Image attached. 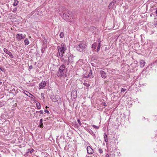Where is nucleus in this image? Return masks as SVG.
<instances>
[{
  "label": "nucleus",
  "instance_id": "1",
  "mask_svg": "<svg viewBox=\"0 0 157 157\" xmlns=\"http://www.w3.org/2000/svg\"><path fill=\"white\" fill-rule=\"evenodd\" d=\"M64 7L61 6L59 8V13L61 16L66 21L70 22L72 21L73 17L71 14V12L68 11L64 10Z\"/></svg>",
  "mask_w": 157,
  "mask_h": 157
},
{
  "label": "nucleus",
  "instance_id": "2",
  "mask_svg": "<svg viewBox=\"0 0 157 157\" xmlns=\"http://www.w3.org/2000/svg\"><path fill=\"white\" fill-rule=\"evenodd\" d=\"M65 65L62 64L59 68L58 71L56 73V75L58 77H60L63 76L65 74L66 75V72L65 70Z\"/></svg>",
  "mask_w": 157,
  "mask_h": 157
},
{
  "label": "nucleus",
  "instance_id": "3",
  "mask_svg": "<svg viewBox=\"0 0 157 157\" xmlns=\"http://www.w3.org/2000/svg\"><path fill=\"white\" fill-rule=\"evenodd\" d=\"M87 47L85 44L80 43L78 45H76V49L77 50L80 52H82Z\"/></svg>",
  "mask_w": 157,
  "mask_h": 157
},
{
  "label": "nucleus",
  "instance_id": "4",
  "mask_svg": "<svg viewBox=\"0 0 157 157\" xmlns=\"http://www.w3.org/2000/svg\"><path fill=\"white\" fill-rule=\"evenodd\" d=\"M25 38V36L22 34H17L16 35V38L18 41H20Z\"/></svg>",
  "mask_w": 157,
  "mask_h": 157
},
{
  "label": "nucleus",
  "instance_id": "5",
  "mask_svg": "<svg viewBox=\"0 0 157 157\" xmlns=\"http://www.w3.org/2000/svg\"><path fill=\"white\" fill-rule=\"evenodd\" d=\"M4 51L6 54L8 55L11 58H13V56L7 49L4 48Z\"/></svg>",
  "mask_w": 157,
  "mask_h": 157
},
{
  "label": "nucleus",
  "instance_id": "6",
  "mask_svg": "<svg viewBox=\"0 0 157 157\" xmlns=\"http://www.w3.org/2000/svg\"><path fill=\"white\" fill-rule=\"evenodd\" d=\"M71 95L73 99H75L77 96V91L75 90H73L71 92Z\"/></svg>",
  "mask_w": 157,
  "mask_h": 157
},
{
  "label": "nucleus",
  "instance_id": "7",
  "mask_svg": "<svg viewBox=\"0 0 157 157\" xmlns=\"http://www.w3.org/2000/svg\"><path fill=\"white\" fill-rule=\"evenodd\" d=\"M74 56L72 55H70L68 56V61H69V62L70 63H73L74 61Z\"/></svg>",
  "mask_w": 157,
  "mask_h": 157
},
{
  "label": "nucleus",
  "instance_id": "8",
  "mask_svg": "<svg viewBox=\"0 0 157 157\" xmlns=\"http://www.w3.org/2000/svg\"><path fill=\"white\" fill-rule=\"evenodd\" d=\"M87 153L90 154H91L94 152V151L93 149L90 146H87Z\"/></svg>",
  "mask_w": 157,
  "mask_h": 157
},
{
  "label": "nucleus",
  "instance_id": "9",
  "mask_svg": "<svg viewBox=\"0 0 157 157\" xmlns=\"http://www.w3.org/2000/svg\"><path fill=\"white\" fill-rule=\"evenodd\" d=\"M100 74L102 78H106L107 77L106 73L105 71L101 70L100 71Z\"/></svg>",
  "mask_w": 157,
  "mask_h": 157
},
{
  "label": "nucleus",
  "instance_id": "10",
  "mask_svg": "<svg viewBox=\"0 0 157 157\" xmlns=\"http://www.w3.org/2000/svg\"><path fill=\"white\" fill-rule=\"evenodd\" d=\"M64 53V52H61V51H59V52H58L57 53V55L56 56L60 58V59L61 58V57H63L64 56L63 55V54Z\"/></svg>",
  "mask_w": 157,
  "mask_h": 157
},
{
  "label": "nucleus",
  "instance_id": "11",
  "mask_svg": "<svg viewBox=\"0 0 157 157\" xmlns=\"http://www.w3.org/2000/svg\"><path fill=\"white\" fill-rule=\"evenodd\" d=\"M87 76L84 75L83 76L84 78H92L93 77V76L92 75V71L91 69L90 70V72L89 73L88 75H86Z\"/></svg>",
  "mask_w": 157,
  "mask_h": 157
},
{
  "label": "nucleus",
  "instance_id": "12",
  "mask_svg": "<svg viewBox=\"0 0 157 157\" xmlns=\"http://www.w3.org/2000/svg\"><path fill=\"white\" fill-rule=\"evenodd\" d=\"M47 46L46 44L45 43H43V47L41 49V51L42 53H43L44 52L45 50L47 48Z\"/></svg>",
  "mask_w": 157,
  "mask_h": 157
},
{
  "label": "nucleus",
  "instance_id": "13",
  "mask_svg": "<svg viewBox=\"0 0 157 157\" xmlns=\"http://www.w3.org/2000/svg\"><path fill=\"white\" fill-rule=\"evenodd\" d=\"M46 83L45 81H42L39 84L40 87L41 89L43 88L46 86Z\"/></svg>",
  "mask_w": 157,
  "mask_h": 157
},
{
  "label": "nucleus",
  "instance_id": "14",
  "mask_svg": "<svg viewBox=\"0 0 157 157\" xmlns=\"http://www.w3.org/2000/svg\"><path fill=\"white\" fill-rule=\"evenodd\" d=\"M145 64V62L143 60H141L140 61V66L142 67H144Z\"/></svg>",
  "mask_w": 157,
  "mask_h": 157
},
{
  "label": "nucleus",
  "instance_id": "15",
  "mask_svg": "<svg viewBox=\"0 0 157 157\" xmlns=\"http://www.w3.org/2000/svg\"><path fill=\"white\" fill-rule=\"evenodd\" d=\"M52 101L54 102H56L58 101V100L55 97L54 95H52L50 97Z\"/></svg>",
  "mask_w": 157,
  "mask_h": 157
},
{
  "label": "nucleus",
  "instance_id": "16",
  "mask_svg": "<svg viewBox=\"0 0 157 157\" xmlns=\"http://www.w3.org/2000/svg\"><path fill=\"white\" fill-rule=\"evenodd\" d=\"M114 1H113L111 3L109 4V6H108L109 8V9H110L112 8V7L114 6Z\"/></svg>",
  "mask_w": 157,
  "mask_h": 157
},
{
  "label": "nucleus",
  "instance_id": "17",
  "mask_svg": "<svg viewBox=\"0 0 157 157\" xmlns=\"http://www.w3.org/2000/svg\"><path fill=\"white\" fill-rule=\"evenodd\" d=\"M96 29V27H94V26H91V27H90L89 28V30L90 31H92V33H93L94 30L95 29Z\"/></svg>",
  "mask_w": 157,
  "mask_h": 157
},
{
  "label": "nucleus",
  "instance_id": "18",
  "mask_svg": "<svg viewBox=\"0 0 157 157\" xmlns=\"http://www.w3.org/2000/svg\"><path fill=\"white\" fill-rule=\"evenodd\" d=\"M98 45V44L96 43H94L92 45V47L93 50H94L96 49V47Z\"/></svg>",
  "mask_w": 157,
  "mask_h": 157
},
{
  "label": "nucleus",
  "instance_id": "19",
  "mask_svg": "<svg viewBox=\"0 0 157 157\" xmlns=\"http://www.w3.org/2000/svg\"><path fill=\"white\" fill-rule=\"evenodd\" d=\"M60 59L61 61L62 62H63L64 63H66L67 62V59H65L63 57H61V58Z\"/></svg>",
  "mask_w": 157,
  "mask_h": 157
},
{
  "label": "nucleus",
  "instance_id": "20",
  "mask_svg": "<svg viewBox=\"0 0 157 157\" xmlns=\"http://www.w3.org/2000/svg\"><path fill=\"white\" fill-rule=\"evenodd\" d=\"M18 1L17 0H15L13 3V6H16L17 5L18 3Z\"/></svg>",
  "mask_w": 157,
  "mask_h": 157
},
{
  "label": "nucleus",
  "instance_id": "21",
  "mask_svg": "<svg viewBox=\"0 0 157 157\" xmlns=\"http://www.w3.org/2000/svg\"><path fill=\"white\" fill-rule=\"evenodd\" d=\"M104 136V138L105 139V141L106 142H107L108 141L107 135L105 133Z\"/></svg>",
  "mask_w": 157,
  "mask_h": 157
},
{
  "label": "nucleus",
  "instance_id": "22",
  "mask_svg": "<svg viewBox=\"0 0 157 157\" xmlns=\"http://www.w3.org/2000/svg\"><path fill=\"white\" fill-rule=\"evenodd\" d=\"M24 42L26 45H28L29 44V42L27 39H25L24 40Z\"/></svg>",
  "mask_w": 157,
  "mask_h": 157
},
{
  "label": "nucleus",
  "instance_id": "23",
  "mask_svg": "<svg viewBox=\"0 0 157 157\" xmlns=\"http://www.w3.org/2000/svg\"><path fill=\"white\" fill-rule=\"evenodd\" d=\"M153 24L155 26L157 25V18H155L154 21L153 23Z\"/></svg>",
  "mask_w": 157,
  "mask_h": 157
},
{
  "label": "nucleus",
  "instance_id": "24",
  "mask_svg": "<svg viewBox=\"0 0 157 157\" xmlns=\"http://www.w3.org/2000/svg\"><path fill=\"white\" fill-rule=\"evenodd\" d=\"M61 52H64L66 50V47H61V49H60Z\"/></svg>",
  "mask_w": 157,
  "mask_h": 157
},
{
  "label": "nucleus",
  "instance_id": "25",
  "mask_svg": "<svg viewBox=\"0 0 157 157\" xmlns=\"http://www.w3.org/2000/svg\"><path fill=\"white\" fill-rule=\"evenodd\" d=\"M36 104V107L38 109H39L41 108V106L40 105V103H38V104L37 103Z\"/></svg>",
  "mask_w": 157,
  "mask_h": 157
},
{
  "label": "nucleus",
  "instance_id": "26",
  "mask_svg": "<svg viewBox=\"0 0 157 157\" xmlns=\"http://www.w3.org/2000/svg\"><path fill=\"white\" fill-rule=\"evenodd\" d=\"M64 36V33L63 32H61L59 34V36L61 38H63Z\"/></svg>",
  "mask_w": 157,
  "mask_h": 157
},
{
  "label": "nucleus",
  "instance_id": "27",
  "mask_svg": "<svg viewBox=\"0 0 157 157\" xmlns=\"http://www.w3.org/2000/svg\"><path fill=\"white\" fill-rule=\"evenodd\" d=\"M83 84L85 86L88 87H89L90 86V84L88 83L87 82H84L83 83Z\"/></svg>",
  "mask_w": 157,
  "mask_h": 157
},
{
  "label": "nucleus",
  "instance_id": "28",
  "mask_svg": "<svg viewBox=\"0 0 157 157\" xmlns=\"http://www.w3.org/2000/svg\"><path fill=\"white\" fill-rule=\"evenodd\" d=\"M25 94V95H27V96L30 97V98H31L32 97H31L28 94H27L26 93H27L28 94V93H29L27 91H26V90H25L24 91V92H23Z\"/></svg>",
  "mask_w": 157,
  "mask_h": 157
},
{
  "label": "nucleus",
  "instance_id": "29",
  "mask_svg": "<svg viewBox=\"0 0 157 157\" xmlns=\"http://www.w3.org/2000/svg\"><path fill=\"white\" fill-rule=\"evenodd\" d=\"M34 151V149H28V152H30V153L33 152Z\"/></svg>",
  "mask_w": 157,
  "mask_h": 157
},
{
  "label": "nucleus",
  "instance_id": "30",
  "mask_svg": "<svg viewBox=\"0 0 157 157\" xmlns=\"http://www.w3.org/2000/svg\"><path fill=\"white\" fill-rule=\"evenodd\" d=\"M126 90V89H124V88H121V93H122L123 92H124Z\"/></svg>",
  "mask_w": 157,
  "mask_h": 157
},
{
  "label": "nucleus",
  "instance_id": "31",
  "mask_svg": "<svg viewBox=\"0 0 157 157\" xmlns=\"http://www.w3.org/2000/svg\"><path fill=\"white\" fill-rule=\"evenodd\" d=\"M100 47L101 46H98L97 47V49L96 50L97 52H98L99 51L100 49Z\"/></svg>",
  "mask_w": 157,
  "mask_h": 157
},
{
  "label": "nucleus",
  "instance_id": "32",
  "mask_svg": "<svg viewBox=\"0 0 157 157\" xmlns=\"http://www.w3.org/2000/svg\"><path fill=\"white\" fill-rule=\"evenodd\" d=\"M93 127H94L95 128H96L97 129H98L99 128V126H96L95 125H93Z\"/></svg>",
  "mask_w": 157,
  "mask_h": 157
},
{
  "label": "nucleus",
  "instance_id": "33",
  "mask_svg": "<svg viewBox=\"0 0 157 157\" xmlns=\"http://www.w3.org/2000/svg\"><path fill=\"white\" fill-rule=\"evenodd\" d=\"M88 131L91 134H92L93 133V132L91 129H89L88 130Z\"/></svg>",
  "mask_w": 157,
  "mask_h": 157
},
{
  "label": "nucleus",
  "instance_id": "34",
  "mask_svg": "<svg viewBox=\"0 0 157 157\" xmlns=\"http://www.w3.org/2000/svg\"><path fill=\"white\" fill-rule=\"evenodd\" d=\"M98 151L100 153H103V151L101 148H99L98 149Z\"/></svg>",
  "mask_w": 157,
  "mask_h": 157
},
{
  "label": "nucleus",
  "instance_id": "35",
  "mask_svg": "<svg viewBox=\"0 0 157 157\" xmlns=\"http://www.w3.org/2000/svg\"><path fill=\"white\" fill-rule=\"evenodd\" d=\"M61 47H66V46L63 43H62L61 45Z\"/></svg>",
  "mask_w": 157,
  "mask_h": 157
},
{
  "label": "nucleus",
  "instance_id": "36",
  "mask_svg": "<svg viewBox=\"0 0 157 157\" xmlns=\"http://www.w3.org/2000/svg\"><path fill=\"white\" fill-rule=\"evenodd\" d=\"M57 49L58 50V52H59L60 51V50L61 49V47L59 46H58L57 47Z\"/></svg>",
  "mask_w": 157,
  "mask_h": 157
},
{
  "label": "nucleus",
  "instance_id": "37",
  "mask_svg": "<svg viewBox=\"0 0 157 157\" xmlns=\"http://www.w3.org/2000/svg\"><path fill=\"white\" fill-rule=\"evenodd\" d=\"M5 103L4 102H0V106H2L3 105H4Z\"/></svg>",
  "mask_w": 157,
  "mask_h": 157
},
{
  "label": "nucleus",
  "instance_id": "38",
  "mask_svg": "<svg viewBox=\"0 0 157 157\" xmlns=\"http://www.w3.org/2000/svg\"><path fill=\"white\" fill-rule=\"evenodd\" d=\"M114 3H118L119 2V0H114Z\"/></svg>",
  "mask_w": 157,
  "mask_h": 157
},
{
  "label": "nucleus",
  "instance_id": "39",
  "mask_svg": "<svg viewBox=\"0 0 157 157\" xmlns=\"http://www.w3.org/2000/svg\"><path fill=\"white\" fill-rule=\"evenodd\" d=\"M44 112H45V113H49V111H48V110L47 109H45L44 110Z\"/></svg>",
  "mask_w": 157,
  "mask_h": 157
},
{
  "label": "nucleus",
  "instance_id": "40",
  "mask_svg": "<svg viewBox=\"0 0 157 157\" xmlns=\"http://www.w3.org/2000/svg\"><path fill=\"white\" fill-rule=\"evenodd\" d=\"M0 71H2L3 72H4L5 71V70L3 68H1L0 67Z\"/></svg>",
  "mask_w": 157,
  "mask_h": 157
},
{
  "label": "nucleus",
  "instance_id": "41",
  "mask_svg": "<svg viewBox=\"0 0 157 157\" xmlns=\"http://www.w3.org/2000/svg\"><path fill=\"white\" fill-rule=\"evenodd\" d=\"M42 122H43V119H41L40 120V124H43Z\"/></svg>",
  "mask_w": 157,
  "mask_h": 157
},
{
  "label": "nucleus",
  "instance_id": "42",
  "mask_svg": "<svg viewBox=\"0 0 157 157\" xmlns=\"http://www.w3.org/2000/svg\"><path fill=\"white\" fill-rule=\"evenodd\" d=\"M39 127L41 128H42L43 127V124H40V125H39Z\"/></svg>",
  "mask_w": 157,
  "mask_h": 157
},
{
  "label": "nucleus",
  "instance_id": "43",
  "mask_svg": "<svg viewBox=\"0 0 157 157\" xmlns=\"http://www.w3.org/2000/svg\"><path fill=\"white\" fill-rule=\"evenodd\" d=\"M33 68V66L32 65H31V66H29V69L30 70H31V69H32Z\"/></svg>",
  "mask_w": 157,
  "mask_h": 157
},
{
  "label": "nucleus",
  "instance_id": "44",
  "mask_svg": "<svg viewBox=\"0 0 157 157\" xmlns=\"http://www.w3.org/2000/svg\"><path fill=\"white\" fill-rule=\"evenodd\" d=\"M39 113L41 114H42L43 113V112L42 110H41L39 111Z\"/></svg>",
  "mask_w": 157,
  "mask_h": 157
},
{
  "label": "nucleus",
  "instance_id": "45",
  "mask_svg": "<svg viewBox=\"0 0 157 157\" xmlns=\"http://www.w3.org/2000/svg\"><path fill=\"white\" fill-rule=\"evenodd\" d=\"M77 121H78V123L80 125H81V122H80V120H79V119Z\"/></svg>",
  "mask_w": 157,
  "mask_h": 157
},
{
  "label": "nucleus",
  "instance_id": "46",
  "mask_svg": "<svg viewBox=\"0 0 157 157\" xmlns=\"http://www.w3.org/2000/svg\"><path fill=\"white\" fill-rule=\"evenodd\" d=\"M28 94H29V95L31 97H32H32H33V95H32V94H30V93H28Z\"/></svg>",
  "mask_w": 157,
  "mask_h": 157
},
{
  "label": "nucleus",
  "instance_id": "47",
  "mask_svg": "<svg viewBox=\"0 0 157 157\" xmlns=\"http://www.w3.org/2000/svg\"><path fill=\"white\" fill-rule=\"evenodd\" d=\"M103 106H107V105H106V103L105 102H104L103 103Z\"/></svg>",
  "mask_w": 157,
  "mask_h": 157
},
{
  "label": "nucleus",
  "instance_id": "48",
  "mask_svg": "<svg viewBox=\"0 0 157 157\" xmlns=\"http://www.w3.org/2000/svg\"><path fill=\"white\" fill-rule=\"evenodd\" d=\"M69 63H70V62H69V61H67V62L66 63H64L65 64H67V65H69Z\"/></svg>",
  "mask_w": 157,
  "mask_h": 157
},
{
  "label": "nucleus",
  "instance_id": "49",
  "mask_svg": "<svg viewBox=\"0 0 157 157\" xmlns=\"http://www.w3.org/2000/svg\"><path fill=\"white\" fill-rule=\"evenodd\" d=\"M91 65L93 66V67H95V64L93 63H91Z\"/></svg>",
  "mask_w": 157,
  "mask_h": 157
},
{
  "label": "nucleus",
  "instance_id": "50",
  "mask_svg": "<svg viewBox=\"0 0 157 157\" xmlns=\"http://www.w3.org/2000/svg\"><path fill=\"white\" fill-rule=\"evenodd\" d=\"M147 68H148V67H147L146 68H145L144 71H147Z\"/></svg>",
  "mask_w": 157,
  "mask_h": 157
},
{
  "label": "nucleus",
  "instance_id": "51",
  "mask_svg": "<svg viewBox=\"0 0 157 157\" xmlns=\"http://www.w3.org/2000/svg\"><path fill=\"white\" fill-rule=\"evenodd\" d=\"M98 43L101 42V41L100 40V39H98Z\"/></svg>",
  "mask_w": 157,
  "mask_h": 157
},
{
  "label": "nucleus",
  "instance_id": "52",
  "mask_svg": "<svg viewBox=\"0 0 157 157\" xmlns=\"http://www.w3.org/2000/svg\"><path fill=\"white\" fill-rule=\"evenodd\" d=\"M101 42L98 43V46H101Z\"/></svg>",
  "mask_w": 157,
  "mask_h": 157
},
{
  "label": "nucleus",
  "instance_id": "53",
  "mask_svg": "<svg viewBox=\"0 0 157 157\" xmlns=\"http://www.w3.org/2000/svg\"><path fill=\"white\" fill-rule=\"evenodd\" d=\"M97 59V57H95L94 58V59L96 60Z\"/></svg>",
  "mask_w": 157,
  "mask_h": 157
},
{
  "label": "nucleus",
  "instance_id": "54",
  "mask_svg": "<svg viewBox=\"0 0 157 157\" xmlns=\"http://www.w3.org/2000/svg\"><path fill=\"white\" fill-rule=\"evenodd\" d=\"M106 157H109V156L108 154H107L106 155Z\"/></svg>",
  "mask_w": 157,
  "mask_h": 157
},
{
  "label": "nucleus",
  "instance_id": "55",
  "mask_svg": "<svg viewBox=\"0 0 157 157\" xmlns=\"http://www.w3.org/2000/svg\"><path fill=\"white\" fill-rule=\"evenodd\" d=\"M155 13H156L157 14V9L156 10Z\"/></svg>",
  "mask_w": 157,
  "mask_h": 157
},
{
  "label": "nucleus",
  "instance_id": "56",
  "mask_svg": "<svg viewBox=\"0 0 157 157\" xmlns=\"http://www.w3.org/2000/svg\"><path fill=\"white\" fill-rule=\"evenodd\" d=\"M39 112V111H36V113H37Z\"/></svg>",
  "mask_w": 157,
  "mask_h": 157
},
{
  "label": "nucleus",
  "instance_id": "57",
  "mask_svg": "<svg viewBox=\"0 0 157 157\" xmlns=\"http://www.w3.org/2000/svg\"><path fill=\"white\" fill-rule=\"evenodd\" d=\"M2 84V82L0 81V85H1Z\"/></svg>",
  "mask_w": 157,
  "mask_h": 157
},
{
  "label": "nucleus",
  "instance_id": "58",
  "mask_svg": "<svg viewBox=\"0 0 157 157\" xmlns=\"http://www.w3.org/2000/svg\"><path fill=\"white\" fill-rule=\"evenodd\" d=\"M48 108V107L47 106H46V107H45V108H46V109H47V108Z\"/></svg>",
  "mask_w": 157,
  "mask_h": 157
},
{
  "label": "nucleus",
  "instance_id": "59",
  "mask_svg": "<svg viewBox=\"0 0 157 157\" xmlns=\"http://www.w3.org/2000/svg\"><path fill=\"white\" fill-rule=\"evenodd\" d=\"M44 95V94L43 93H41V95L42 96V95Z\"/></svg>",
  "mask_w": 157,
  "mask_h": 157
},
{
  "label": "nucleus",
  "instance_id": "60",
  "mask_svg": "<svg viewBox=\"0 0 157 157\" xmlns=\"http://www.w3.org/2000/svg\"><path fill=\"white\" fill-rule=\"evenodd\" d=\"M36 113H34V115H35V114Z\"/></svg>",
  "mask_w": 157,
  "mask_h": 157
},
{
  "label": "nucleus",
  "instance_id": "61",
  "mask_svg": "<svg viewBox=\"0 0 157 157\" xmlns=\"http://www.w3.org/2000/svg\"><path fill=\"white\" fill-rule=\"evenodd\" d=\"M43 98L44 99V96H43Z\"/></svg>",
  "mask_w": 157,
  "mask_h": 157
}]
</instances>
